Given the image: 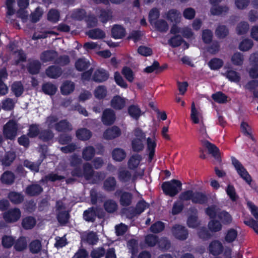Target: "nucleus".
<instances>
[{
  "label": "nucleus",
  "instance_id": "obj_1",
  "mask_svg": "<svg viewBox=\"0 0 258 258\" xmlns=\"http://www.w3.org/2000/svg\"><path fill=\"white\" fill-rule=\"evenodd\" d=\"M131 148L135 152H140L145 148V133L140 127L135 128L132 133Z\"/></svg>",
  "mask_w": 258,
  "mask_h": 258
},
{
  "label": "nucleus",
  "instance_id": "obj_2",
  "mask_svg": "<svg viewBox=\"0 0 258 258\" xmlns=\"http://www.w3.org/2000/svg\"><path fill=\"white\" fill-rule=\"evenodd\" d=\"M162 188L166 195L170 197H174L181 190L182 183L179 180L172 179L163 182Z\"/></svg>",
  "mask_w": 258,
  "mask_h": 258
},
{
  "label": "nucleus",
  "instance_id": "obj_3",
  "mask_svg": "<svg viewBox=\"0 0 258 258\" xmlns=\"http://www.w3.org/2000/svg\"><path fill=\"white\" fill-rule=\"evenodd\" d=\"M247 205L251 214L256 219L257 222L252 219H249L245 220L244 223L246 225L252 228L255 232L258 234V208L250 202H248Z\"/></svg>",
  "mask_w": 258,
  "mask_h": 258
},
{
  "label": "nucleus",
  "instance_id": "obj_4",
  "mask_svg": "<svg viewBox=\"0 0 258 258\" xmlns=\"http://www.w3.org/2000/svg\"><path fill=\"white\" fill-rule=\"evenodd\" d=\"M18 125L14 120H10L4 126L3 133L5 137L12 140L17 136Z\"/></svg>",
  "mask_w": 258,
  "mask_h": 258
},
{
  "label": "nucleus",
  "instance_id": "obj_5",
  "mask_svg": "<svg viewBox=\"0 0 258 258\" xmlns=\"http://www.w3.org/2000/svg\"><path fill=\"white\" fill-rule=\"evenodd\" d=\"M21 217L20 210L17 208H12L3 214V218L7 223H15Z\"/></svg>",
  "mask_w": 258,
  "mask_h": 258
},
{
  "label": "nucleus",
  "instance_id": "obj_6",
  "mask_svg": "<svg viewBox=\"0 0 258 258\" xmlns=\"http://www.w3.org/2000/svg\"><path fill=\"white\" fill-rule=\"evenodd\" d=\"M232 163L240 177L250 184L251 181V177L241 163L235 158H232Z\"/></svg>",
  "mask_w": 258,
  "mask_h": 258
},
{
  "label": "nucleus",
  "instance_id": "obj_7",
  "mask_svg": "<svg viewBox=\"0 0 258 258\" xmlns=\"http://www.w3.org/2000/svg\"><path fill=\"white\" fill-rule=\"evenodd\" d=\"M56 207L59 222L62 224L67 223L69 219V214L66 211V207L63 203L61 201L57 202Z\"/></svg>",
  "mask_w": 258,
  "mask_h": 258
},
{
  "label": "nucleus",
  "instance_id": "obj_8",
  "mask_svg": "<svg viewBox=\"0 0 258 258\" xmlns=\"http://www.w3.org/2000/svg\"><path fill=\"white\" fill-rule=\"evenodd\" d=\"M172 233L175 238L180 240H185L188 237L187 229L179 225H176L172 227Z\"/></svg>",
  "mask_w": 258,
  "mask_h": 258
},
{
  "label": "nucleus",
  "instance_id": "obj_9",
  "mask_svg": "<svg viewBox=\"0 0 258 258\" xmlns=\"http://www.w3.org/2000/svg\"><path fill=\"white\" fill-rule=\"evenodd\" d=\"M84 172L82 173L79 169L74 170L72 174L74 176L81 177L84 176L86 179H89L93 175V170L92 166L89 163H86L84 165Z\"/></svg>",
  "mask_w": 258,
  "mask_h": 258
},
{
  "label": "nucleus",
  "instance_id": "obj_10",
  "mask_svg": "<svg viewBox=\"0 0 258 258\" xmlns=\"http://www.w3.org/2000/svg\"><path fill=\"white\" fill-rule=\"evenodd\" d=\"M121 134L120 129L116 126H113L108 128L104 132L103 137L105 139L112 140L119 137Z\"/></svg>",
  "mask_w": 258,
  "mask_h": 258
},
{
  "label": "nucleus",
  "instance_id": "obj_11",
  "mask_svg": "<svg viewBox=\"0 0 258 258\" xmlns=\"http://www.w3.org/2000/svg\"><path fill=\"white\" fill-rule=\"evenodd\" d=\"M190 117L194 123H202L203 121L202 113L200 110L196 108L194 102L191 104Z\"/></svg>",
  "mask_w": 258,
  "mask_h": 258
},
{
  "label": "nucleus",
  "instance_id": "obj_12",
  "mask_svg": "<svg viewBox=\"0 0 258 258\" xmlns=\"http://www.w3.org/2000/svg\"><path fill=\"white\" fill-rule=\"evenodd\" d=\"M115 120V115L114 111L111 109H106L103 112L102 121L105 125L112 124Z\"/></svg>",
  "mask_w": 258,
  "mask_h": 258
},
{
  "label": "nucleus",
  "instance_id": "obj_13",
  "mask_svg": "<svg viewBox=\"0 0 258 258\" xmlns=\"http://www.w3.org/2000/svg\"><path fill=\"white\" fill-rule=\"evenodd\" d=\"M202 143L208 150L209 154H211L213 157L216 159H219L220 157L219 150L214 144L210 143L207 140H203Z\"/></svg>",
  "mask_w": 258,
  "mask_h": 258
},
{
  "label": "nucleus",
  "instance_id": "obj_14",
  "mask_svg": "<svg viewBox=\"0 0 258 258\" xmlns=\"http://www.w3.org/2000/svg\"><path fill=\"white\" fill-rule=\"evenodd\" d=\"M125 99L118 95L113 97L110 102L111 107L116 110L122 109L125 107Z\"/></svg>",
  "mask_w": 258,
  "mask_h": 258
},
{
  "label": "nucleus",
  "instance_id": "obj_15",
  "mask_svg": "<svg viewBox=\"0 0 258 258\" xmlns=\"http://www.w3.org/2000/svg\"><path fill=\"white\" fill-rule=\"evenodd\" d=\"M149 207V205L145 202V201L142 200L139 202L136 206V209H133L130 210L133 212L131 215H127V216L132 218V217L136 216L137 215H139L142 213L146 209Z\"/></svg>",
  "mask_w": 258,
  "mask_h": 258
},
{
  "label": "nucleus",
  "instance_id": "obj_16",
  "mask_svg": "<svg viewBox=\"0 0 258 258\" xmlns=\"http://www.w3.org/2000/svg\"><path fill=\"white\" fill-rule=\"evenodd\" d=\"M189 211L192 212V214L188 217L187 224L190 228H196L199 225L197 215V211L194 208H190Z\"/></svg>",
  "mask_w": 258,
  "mask_h": 258
},
{
  "label": "nucleus",
  "instance_id": "obj_17",
  "mask_svg": "<svg viewBox=\"0 0 258 258\" xmlns=\"http://www.w3.org/2000/svg\"><path fill=\"white\" fill-rule=\"evenodd\" d=\"M109 77L108 73L103 69L97 70L94 73L93 79L94 81L101 82L107 80Z\"/></svg>",
  "mask_w": 258,
  "mask_h": 258
},
{
  "label": "nucleus",
  "instance_id": "obj_18",
  "mask_svg": "<svg viewBox=\"0 0 258 258\" xmlns=\"http://www.w3.org/2000/svg\"><path fill=\"white\" fill-rule=\"evenodd\" d=\"M147 150L149 152V160L151 161L155 154L156 143L154 138L148 137L147 139Z\"/></svg>",
  "mask_w": 258,
  "mask_h": 258
},
{
  "label": "nucleus",
  "instance_id": "obj_19",
  "mask_svg": "<svg viewBox=\"0 0 258 258\" xmlns=\"http://www.w3.org/2000/svg\"><path fill=\"white\" fill-rule=\"evenodd\" d=\"M128 112L130 115L136 120H138L140 117L144 113L140 107L136 105L130 106L128 108Z\"/></svg>",
  "mask_w": 258,
  "mask_h": 258
},
{
  "label": "nucleus",
  "instance_id": "obj_20",
  "mask_svg": "<svg viewBox=\"0 0 258 258\" xmlns=\"http://www.w3.org/2000/svg\"><path fill=\"white\" fill-rule=\"evenodd\" d=\"M75 84L73 82L66 81L64 82L61 87L60 91L63 95H69L74 91Z\"/></svg>",
  "mask_w": 258,
  "mask_h": 258
},
{
  "label": "nucleus",
  "instance_id": "obj_21",
  "mask_svg": "<svg viewBox=\"0 0 258 258\" xmlns=\"http://www.w3.org/2000/svg\"><path fill=\"white\" fill-rule=\"evenodd\" d=\"M142 160L141 155L135 154L132 156L128 161V166L130 169H134L138 167Z\"/></svg>",
  "mask_w": 258,
  "mask_h": 258
},
{
  "label": "nucleus",
  "instance_id": "obj_22",
  "mask_svg": "<svg viewBox=\"0 0 258 258\" xmlns=\"http://www.w3.org/2000/svg\"><path fill=\"white\" fill-rule=\"evenodd\" d=\"M222 245L219 241L214 240L209 245V250L213 255L220 254L222 251Z\"/></svg>",
  "mask_w": 258,
  "mask_h": 258
},
{
  "label": "nucleus",
  "instance_id": "obj_23",
  "mask_svg": "<svg viewBox=\"0 0 258 258\" xmlns=\"http://www.w3.org/2000/svg\"><path fill=\"white\" fill-rule=\"evenodd\" d=\"M57 56V53L53 50L43 52L40 55V59L44 62L54 60Z\"/></svg>",
  "mask_w": 258,
  "mask_h": 258
},
{
  "label": "nucleus",
  "instance_id": "obj_24",
  "mask_svg": "<svg viewBox=\"0 0 258 258\" xmlns=\"http://www.w3.org/2000/svg\"><path fill=\"white\" fill-rule=\"evenodd\" d=\"M126 153L124 150L121 148H115L112 152L113 159L116 161H121L126 157Z\"/></svg>",
  "mask_w": 258,
  "mask_h": 258
},
{
  "label": "nucleus",
  "instance_id": "obj_25",
  "mask_svg": "<svg viewBox=\"0 0 258 258\" xmlns=\"http://www.w3.org/2000/svg\"><path fill=\"white\" fill-rule=\"evenodd\" d=\"M82 238L89 244H96L98 241V237L96 234L93 232L84 234L82 236Z\"/></svg>",
  "mask_w": 258,
  "mask_h": 258
},
{
  "label": "nucleus",
  "instance_id": "obj_26",
  "mask_svg": "<svg viewBox=\"0 0 258 258\" xmlns=\"http://www.w3.org/2000/svg\"><path fill=\"white\" fill-rule=\"evenodd\" d=\"M207 201L206 196L201 192H194L192 202L195 204H204Z\"/></svg>",
  "mask_w": 258,
  "mask_h": 258
},
{
  "label": "nucleus",
  "instance_id": "obj_27",
  "mask_svg": "<svg viewBox=\"0 0 258 258\" xmlns=\"http://www.w3.org/2000/svg\"><path fill=\"white\" fill-rule=\"evenodd\" d=\"M112 35L115 39L121 38L125 35L124 29L120 25H114L112 28Z\"/></svg>",
  "mask_w": 258,
  "mask_h": 258
},
{
  "label": "nucleus",
  "instance_id": "obj_28",
  "mask_svg": "<svg viewBox=\"0 0 258 258\" xmlns=\"http://www.w3.org/2000/svg\"><path fill=\"white\" fill-rule=\"evenodd\" d=\"M15 0H6L5 5L6 7V17L10 18L11 16L15 14L16 10L15 9Z\"/></svg>",
  "mask_w": 258,
  "mask_h": 258
},
{
  "label": "nucleus",
  "instance_id": "obj_29",
  "mask_svg": "<svg viewBox=\"0 0 258 258\" xmlns=\"http://www.w3.org/2000/svg\"><path fill=\"white\" fill-rule=\"evenodd\" d=\"M95 153V149L92 146H88L83 150L82 157L85 160L89 161L94 156Z\"/></svg>",
  "mask_w": 258,
  "mask_h": 258
},
{
  "label": "nucleus",
  "instance_id": "obj_30",
  "mask_svg": "<svg viewBox=\"0 0 258 258\" xmlns=\"http://www.w3.org/2000/svg\"><path fill=\"white\" fill-rule=\"evenodd\" d=\"M133 195L128 192H123L120 196V204L123 206H129L132 201Z\"/></svg>",
  "mask_w": 258,
  "mask_h": 258
},
{
  "label": "nucleus",
  "instance_id": "obj_31",
  "mask_svg": "<svg viewBox=\"0 0 258 258\" xmlns=\"http://www.w3.org/2000/svg\"><path fill=\"white\" fill-rule=\"evenodd\" d=\"M41 63L39 60H31L29 62L28 70L32 74H37L40 68Z\"/></svg>",
  "mask_w": 258,
  "mask_h": 258
},
{
  "label": "nucleus",
  "instance_id": "obj_32",
  "mask_svg": "<svg viewBox=\"0 0 258 258\" xmlns=\"http://www.w3.org/2000/svg\"><path fill=\"white\" fill-rule=\"evenodd\" d=\"M55 130L58 132L70 131L72 130V126L67 120H62L57 123Z\"/></svg>",
  "mask_w": 258,
  "mask_h": 258
},
{
  "label": "nucleus",
  "instance_id": "obj_33",
  "mask_svg": "<svg viewBox=\"0 0 258 258\" xmlns=\"http://www.w3.org/2000/svg\"><path fill=\"white\" fill-rule=\"evenodd\" d=\"M42 188L38 184H33L28 186L26 189V193L30 196H36L40 194Z\"/></svg>",
  "mask_w": 258,
  "mask_h": 258
},
{
  "label": "nucleus",
  "instance_id": "obj_34",
  "mask_svg": "<svg viewBox=\"0 0 258 258\" xmlns=\"http://www.w3.org/2000/svg\"><path fill=\"white\" fill-rule=\"evenodd\" d=\"M92 136L90 131L86 128H81L77 131L76 136L79 140L86 141L89 140Z\"/></svg>",
  "mask_w": 258,
  "mask_h": 258
},
{
  "label": "nucleus",
  "instance_id": "obj_35",
  "mask_svg": "<svg viewBox=\"0 0 258 258\" xmlns=\"http://www.w3.org/2000/svg\"><path fill=\"white\" fill-rule=\"evenodd\" d=\"M223 75L229 81L235 83L239 82L240 80V76L238 73L233 70L227 71Z\"/></svg>",
  "mask_w": 258,
  "mask_h": 258
},
{
  "label": "nucleus",
  "instance_id": "obj_36",
  "mask_svg": "<svg viewBox=\"0 0 258 258\" xmlns=\"http://www.w3.org/2000/svg\"><path fill=\"white\" fill-rule=\"evenodd\" d=\"M15 176L14 174L10 171L4 172L1 178L2 182L7 184H11L14 182Z\"/></svg>",
  "mask_w": 258,
  "mask_h": 258
},
{
  "label": "nucleus",
  "instance_id": "obj_37",
  "mask_svg": "<svg viewBox=\"0 0 258 258\" xmlns=\"http://www.w3.org/2000/svg\"><path fill=\"white\" fill-rule=\"evenodd\" d=\"M241 132L245 135L254 141V138L252 135V129L250 126L246 122L242 121L240 124Z\"/></svg>",
  "mask_w": 258,
  "mask_h": 258
},
{
  "label": "nucleus",
  "instance_id": "obj_38",
  "mask_svg": "<svg viewBox=\"0 0 258 258\" xmlns=\"http://www.w3.org/2000/svg\"><path fill=\"white\" fill-rule=\"evenodd\" d=\"M87 35L92 39H100L104 37L105 33L100 29H94L86 33Z\"/></svg>",
  "mask_w": 258,
  "mask_h": 258
},
{
  "label": "nucleus",
  "instance_id": "obj_39",
  "mask_svg": "<svg viewBox=\"0 0 258 258\" xmlns=\"http://www.w3.org/2000/svg\"><path fill=\"white\" fill-rule=\"evenodd\" d=\"M46 73L49 77L51 78H56L60 76L61 74V71L57 67L51 66L46 70Z\"/></svg>",
  "mask_w": 258,
  "mask_h": 258
},
{
  "label": "nucleus",
  "instance_id": "obj_40",
  "mask_svg": "<svg viewBox=\"0 0 258 258\" xmlns=\"http://www.w3.org/2000/svg\"><path fill=\"white\" fill-rule=\"evenodd\" d=\"M166 18L171 21L175 23L178 22L181 18L180 14L175 10H171L167 14Z\"/></svg>",
  "mask_w": 258,
  "mask_h": 258
},
{
  "label": "nucleus",
  "instance_id": "obj_41",
  "mask_svg": "<svg viewBox=\"0 0 258 258\" xmlns=\"http://www.w3.org/2000/svg\"><path fill=\"white\" fill-rule=\"evenodd\" d=\"M205 212L210 218H214L217 215L219 216L220 209L215 205H212L206 209Z\"/></svg>",
  "mask_w": 258,
  "mask_h": 258
},
{
  "label": "nucleus",
  "instance_id": "obj_42",
  "mask_svg": "<svg viewBox=\"0 0 258 258\" xmlns=\"http://www.w3.org/2000/svg\"><path fill=\"white\" fill-rule=\"evenodd\" d=\"M42 248L41 242L39 240L35 239L32 241L29 244V249L33 253H37L40 251Z\"/></svg>",
  "mask_w": 258,
  "mask_h": 258
},
{
  "label": "nucleus",
  "instance_id": "obj_43",
  "mask_svg": "<svg viewBox=\"0 0 258 258\" xmlns=\"http://www.w3.org/2000/svg\"><path fill=\"white\" fill-rule=\"evenodd\" d=\"M118 176L119 178L123 181H129L131 179H132L133 181H135L137 177V175L136 174H135L132 177H131L130 172L126 170H120Z\"/></svg>",
  "mask_w": 258,
  "mask_h": 258
},
{
  "label": "nucleus",
  "instance_id": "obj_44",
  "mask_svg": "<svg viewBox=\"0 0 258 258\" xmlns=\"http://www.w3.org/2000/svg\"><path fill=\"white\" fill-rule=\"evenodd\" d=\"M42 90L46 94L52 95L57 91V87L50 83L44 84L42 86Z\"/></svg>",
  "mask_w": 258,
  "mask_h": 258
},
{
  "label": "nucleus",
  "instance_id": "obj_45",
  "mask_svg": "<svg viewBox=\"0 0 258 258\" xmlns=\"http://www.w3.org/2000/svg\"><path fill=\"white\" fill-rule=\"evenodd\" d=\"M90 66V62L85 58H80L75 63V67L77 70L83 71Z\"/></svg>",
  "mask_w": 258,
  "mask_h": 258
},
{
  "label": "nucleus",
  "instance_id": "obj_46",
  "mask_svg": "<svg viewBox=\"0 0 258 258\" xmlns=\"http://www.w3.org/2000/svg\"><path fill=\"white\" fill-rule=\"evenodd\" d=\"M12 57L16 64L24 61L26 59V56L24 52L21 50L14 51L12 54Z\"/></svg>",
  "mask_w": 258,
  "mask_h": 258
},
{
  "label": "nucleus",
  "instance_id": "obj_47",
  "mask_svg": "<svg viewBox=\"0 0 258 258\" xmlns=\"http://www.w3.org/2000/svg\"><path fill=\"white\" fill-rule=\"evenodd\" d=\"M36 224L35 219L32 217H27L23 219L22 225L24 228L30 229L32 228Z\"/></svg>",
  "mask_w": 258,
  "mask_h": 258
},
{
  "label": "nucleus",
  "instance_id": "obj_48",
  "mask_svg": "<svg viewBox=\"0 0 258 258\" xmlns=\"http://www.w3.org/2000/svg\"><path fill=\"white\" fill-rule=\"evenodd\" d=\"M231 60L234 65L242 66L244 61L243 55L240 52H236L232 56Z\"/></svg>",
  "mask_w": 258,
  "mask_h": 258
},
{
  "label": "nucleus",
  "instance_id": "obj_49",
  "mask_svg": "<svg viewBox=\"0 0 258 258\" xmlns=\"http://www.w3.org/2000/svg\"><path fill=\"white\" fill-rule=\"evenodd\" d=\"M106 250L102 247L93 248L90 253L92 258H101L105 254Z\"/></svg>",
  "mask_w": 258,
  "mask_h": 258
},
{
  "label": "nucleus",
  "instance_id": "obj_50",
  "mask_svg": "<svg viewBox=\"0 0 258 258\" xmlns=\"http://www.w3.org/2000/svg\"><path fill=\"white\" fill-rule=\"evenodd\" d=\"M104 208L109 213H112L115 211L117 208V205L113 200H107L104 203Z\"/></svg>",
  "mask_w": 258,
  "mask_h": 258
},
{
  "label": "nucleus",
  "instance_id": "obj_51",
  "mask_svg": "<svg viewBox=\"0 0 258 258\" xmlns=\"http://www.w3.org/2000/svg\"><path fill=\"white\" fill-rule=\"evenodd\" d=\"M218 217L224 224H229L232 221L231 216L228 212L224 211L219 213Z\"/></svg>",
  "mask_w": 258,
  "mask_h": 258
},
{
  "label": "nucleus",
  "instance_id": "obj_52",
  "mask_svg": "<svg viewBox=\"0 0 258 258\" xmlns=\"http://www.w3.org/2000/svg\"><path fill=\"white\" fill-rule=\"evenodd\" d=\"M9 198L14 204L20 203L23 200V197L21 194L14 191L11 192L9 194Z\"/></svg>",
  "mask_w": 258,
  "mask_h": 258
},
{
  "label": "nucleus",
  "instance_id": "obj_53",
  "mask_svg": "<svg viewBox=\"0 0 258 258\" xmlns=\"http://www.w3.org/2000/svg\"><path fill=\"white\" fill-rule=\"evenodd\" d=\"M96 217V212L93 208H89L84 212V218L87 221L93 222Z\"/></svg>",
  "mask_w": 258,
  "mask_h": 258
},
{
  "label": "nucleus",
  "instance_id": "obj_54",
  "mask_svg": "<svg viewBox=\"0 0 258 258\" xmlns=\"http://www.w3.org/2000/svg\"><path fill=\"white\" fill-rule=\"evenodd\" d=\"M253 46L252 40L249 39H245L242 41L239 45V48L243 51H247L250 49Z\"/></svg>",
  "mask_w": 258,
  "mask_h": 258
},
{
  "label": "nucleus",
  "instance_id": "obj_55",
  "mask_svg": "<svg viewBox=\"0 0 258 258\" xmlns=\"http://www.w3.org/2000/svg\"><path fill=\"white\" fill-rule=\"evenodd\" d=\"M212 97L215 101L219 103H224L227 102V97L221 92L213 94Z\"/></svg>",
  "mask_w": 258,
  "mask_h": 258
},
{
  "label": "nucleus",
  "instance_id": "obj_56",
  "mask_svg": "<svg viewBox=\"0 0 258 258\" xmlns=\"http://www.w3.org/2000/svg\"><path fill=\"white\" fill-rule=\"evenodd\" d=\"M14 247L17 251H22L25 249L27 247V241L26 238L23 237L19 238L16 242Z\"/></svg>",
  "mask_w": 258,
  "mask_h": 258
},
{
  "label": "nucleus",
  "instance_id": "obj_57",
  "mask_svg": "<svg viewBox=\"0 0 258 258\" xmlns=\"http://www.w3.org/2000/svg\"><path fill=\"white\" fill-rule=\"evenodd\" d=\"M47 18L49 21L56 23L59 20V13L55 9H51L48 13Z\"/></svg>",
  "mask_w": 258,
  "mask_h": 258
},
{
  "label": "nucleus",
  "instance_id": "obj_58",
  "mask_svg": "<svg viewBox=\"0 0 258 258\" xmlns=\"http://www.w3.org/2000/svg\"><path fill=\"white\" fill-rule=\"evenodd\" d=\"M107 90L103 86H99L96 88L94 91V95L98 99H102L106 96Z\"/></svg>",
  "mask_w": 258,
  "mask_h": 258
},
{
  "label": "nucleus",
  "instance_id": "obj_59",
  "mask_svg": "<svg viewBox=\"0 0 258 258\" xmlns=\"http://www.w3.org/2000/svg\"><path fill=\"white\" fill-rule=\"evenodd\" d=\"M228 11V8L226 6L220 7L213 6L211 9V13L213 15H219L226 13Z\"/></svg>",
  "mask_w": 258,
  "mask_h": 258
},
{
  "label": "nucleus",
  "instance_id": "obj_60",
  "mask_svg": "<svg viewBox=\"0 0 258 258\" xmlns=\"http://www.w3.org/2000/svg\"><path fill=\"white\" fill-rule=\"evenodd\" d=\"M209 229L212 232H218L222 229L221 223L215 220H211L208 224Z\"/></svg>",
  "mask_w": 258,
  "mask_h": 258
},
{
  "label": "nucleus",
  "instance_id": "obj_61",
  "mask_svg": "<svg viewBox=\"0 0 258 258\" xmlns=\"http://www.w3.org/2000/svg\"><path fill=\"white\" fill-rule=\"evenodd\" d=\"M223 64V61L219 59L215 58L211 59L208 63L209 67L212 70H217L220 69Z\"/></svg>",
  "mask_w": 258,
  "mask_h": 258
},
{
  "label": "nucleus",
  "instance_id": "obj_62",
  "mask_svg": "<svg viewBox=\"0 0 258 258\" xmlns=\"http://www.w3.org/2000/svg\"><path fill=\"white\" fill-rule=\"evenodd\" d=\"M43 13V11L42 8L40 7L37 8L35 11L31 15V21L33 23L38 22L42 17Z\"/></svg>",
  "mask_w": 258,
  "mask_h": 258
},
{
  "label": "nucleus",
  "instance_id": "obj_63",
  "mask_svg": "<svg viewBox=\"0 0 258 258\" xmlns=\"http://www.w3.org/2000/svg\"><path fill=\"white\" fill-rule=\"evenodd\" d=\"M12 91L16 96H20L23 92V87L20 82H16L13 83L12 86Z\"/></svg>",
  "mask_w": 258,
  "mask_h": 258
},
{
  "label": "nucleus",
  "instance_id": "obj_64",
  "mask_svg": "<svg viewBox=\"0 0 258 258\" xmlns=\"http://www.w3.org/2000/svg\"><path fill=\"white\" fill-rule=\"evenodd\" d=\"M122 74L130 82H132L134 80V73L129 68L124 67L122 70Z\"/></svg>",
  "mask_w": 258,
  "mask_h": 258
}]
</instances>
